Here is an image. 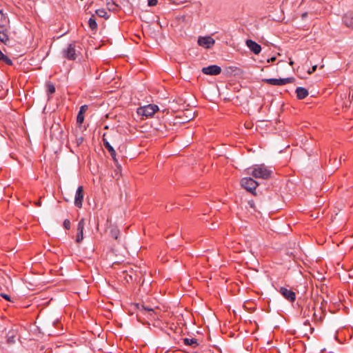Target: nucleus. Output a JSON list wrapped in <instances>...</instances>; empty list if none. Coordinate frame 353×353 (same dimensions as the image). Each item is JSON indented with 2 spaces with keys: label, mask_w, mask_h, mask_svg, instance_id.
<instances>
[{
  "label": "nucleus",
  "mask_w": 353,
  "mask_h": 353,
  "mask_svg": "<svg viewBox=\"0 0 353 353\" xmlns=\"http://www.w3.org/2000/svg\"><path fill=\"white\" fill-rule=\"evenodd\" d=\"M248 173L257 179H267L270 177L272 170L264 164H260L248 168Z\"/></svg>",
  "instance_id": "nucleus-1"
},
{
  "label": "nucleus",
  "mask_w": 353,
  "mask_h": 353,
  "mask_svg": "<svg viewBox=\"0 0 353 353\" xmlns=\"http://www.w3.org/2000/svg\"><path fill=\"white\" fill-rule=\"evenodd\" d=\"M159 110L158 105L149 104L139 108L137 112L139 115L148 118L152 117L157 111H159Z\"/></svg>",
  "instance_id": "nucleus-2"
},
{
  "label": "nucleus",
  "mask_w": 353,
  "mask_h": 353,
  "mask_svg": "<svg viewBox=\"0 0 353 353\" xmlns=\"http://www.w3.org/2000/svg\"><path fill=\"white\" fill-rule=\"evenodd\" d=\"M307 315H312L313 320L316 323H321L325 316V311H323L321 306L315 304L312 309H308Z\"/></svg>",
  "instance_id": "nucleus-3"
},
{
  "label": "nucleus",
  "mask_w": 353,
  "mask_h": 353,
  "mask_svg": "<svg viewBox=\"0 0 353 353\" xmlns=\"http://www.w3.org/2000/svg\"><path fill=\"white\" fill-rule=\"evenodd\" d=\"M241 185L247 191L253 194L259 183L251 177H245L241 179Z\"/></svg>",
  "instance_id": "nucleus-4"
},
{
  "label": "nucleus",
  "mask_w": 353,
  "mask_h": 353,
  "mask_svg": "<svg viewBox=\"0 0 353 353\" xmlns=\"http://www.w3.org/2000/svg\"><path fill=\"white\" fill-rule=\"evenodd\" d=\"M263 81L272 85H283L288 83H294L295 79L293 77L279 79H265Z\"/></svg>",
  "instance_id": "nucleus-5"
},
{
  "label": "nucleus",
  "mask_w": 353,
  "mask_h": 353,
  "mask_svg": "<svg viewBox=\"0 0 353 353\" xmlns=\"http://www.w3.org/2000/svg\"><path fill=\"white\" fill-rule=\"evenodd\" d=\"M63 57L68 60H75L79 56V52L74 43H70L67 48L63 50Z\"/></svg>",
  "instance_id": "nucleus-6"
},
{
  "label": "nucleus",
  "mask_w": 353,
  "mask_h": 353,
  "mask_svg": "<svg viewBox=\"0 0 353 353\" xmlns=\"http://www.w3.org/2000/svg\"><path fill=\"white\" fill-rule=\"evenodd\" d=\"M197 42L200 46L206 49L210 48L215 43L214 39L210 36L199 37Z\"/></svg>",
  "instance_id": "nucleus-7"
},
{
  "label": "nucleus",
  "mask_w": 353,
  "mask_h": 353,
  "mask_svg": "<svg viewBox=\"0 0 353 353\" xmlns=\"http://www.w3.org/2000/svg\"><path fill=\"white\" fill-rule=\"evenodd\" d=\"M279 292L285 299L290 302H294L296 300V294L291 290L281 287Z\"/></svg>",
  "instance_id": "nucleus-8"
},
{
  "label": "nucleus",
  "mask_w": 353,
  "mask_h": 353,
  "mask_svg": "<svg viewBox=\"0 0 353 353\" xmlns=\"http://www.w3.org/2000/svg\"><path fill=\"white\" fill-rule=\"evenodd\" d=\"M316 68H296L295 72L301 79H307L309 75L312 74Z\"/></svg>",
  "instance_id": "nucleus-9"
},
{
  "label": "nucleus",
  "mask_w": 353,
  "mask_h": 353,
  "mask_svg": "<svg viewBox=\"0 0 353 353\" xmlns=\"http://www.w3.org/2000/svg\"><path fill=\"white\" fill-rule=\"evenodd\" d=\"M84 197L83 186H79L75 194L74 205L76 207L81 208L82 207L83 200Z\"/></svg>",
  "instance_id": "nucleus-10"
},
{
  "label": "nucleus",
  "mask_w": 353,
  "mask_h": 353,
  "mask_svg": "<svg viewBox=\"0 0 353 353\" xmlns=\"http://www.w3.org/2000/svg\"><path fill=\"white\" fill-rule=\"evenodd\" d=\"M85 226V220L84 219H81L77 225V234L76 238V242L79 243L83 239V230Z\"/></svg>",
  "instance_id": "nucleus-11"
},
{
  "label": "nucleus",
  "mask_w": 353,
  "mask_h": 353,
  "mask_svg": "<svg viewBox=\"0 0 353 353\" xmlns=\"http://www.w3.org/2000/svg\"><path fill=\"white\" fill-rule=\"evenodd\" d=\"M247 46L249 48L250 51L254 52V54H259L261 50V47L259 44H258L256 42L251 40L248 39L246 41Z\"/></svg>",
  "instance_id": "nucleus-12"
},
{
  "label": "nucleus",
  "mask_w": 353,
  "mask_h": 353,
  "mask_svg": "<svg viewBox=\"0 0 353 353\" xmlns=\"http://www.w3.org/2000/svg\"><path fill=\"white\" fill-rule=\"evenodd\" d=\"M88 106L87 105H83L81 106L80 110L78 112L77 117V123L79 125H81L83 123L84 121V114L88 110Z\"/></svg>",
  "instance_id": "nucleus-13"
},
{
  "label": "nucleus",
  "mask_w": 353,
  "mask_h": 353,
  "mask_svg": "<svg viewBox=\"0 0 353 353\" xmlns=\"http://www.w3.org/2000/svg\"><path fill=\"white\" fill-rule=\"evenodd\" d=\"M202 72L205 74L217 75L221 72V68H202Z\"/></svg>",
  "instance_id": "nucleus-14"
},
{
  "label": "nucleus",
  "mask_w": 353,
  "mask_h": 353,
  "mask_svg": "<svg viewBox=\"0 0 353 353\" xmlns=\"http://www.w3.org/2000/svg\"><path fill=\"white\" fill-rule=\"evenodd\" d=\"M103 145H104L105 148L108 150V152H110L113 160L115 162L117 161V160L116 159V152L114 150V148H112V146L110 144V143L105 138H103Z\"/></svg>",
  "instance_id": "nucleus-15"
},
{
  "label": "nucleus",
  "mask_w": 353,
  "mask_h": 353,
  "mask_svg": "<svg viewBox=\"0 0 353 353\" xmlns=\"http://www.w3.org/2000/svg\"><path fill=\"white\" fill-rule=\"evenodd\" d=\"M296 97L299 99H303L309 94L308 91L302 87H298L296 89Z\"/></svg>",
  "instance_id": "nucleus-16"
},
{
  "label": "nucleus",
  "mask_w": 353,
  "mask_h": 353,
  "mask_svg": "<svg viewBox=\"0 0 353 353\" xmlns=\"http://www.w3.org/2000/svg\"><path fill=\"white\" fill-rule=\"evenodd\" d=\"M343 21L347 27L353 28V15L352 14H345Z\"/></svg>",
  "instance_id": "nucleus-17"
},
{
  "label": "nucleus",
  "mask_w": 353,
  "mask_h": 353,
  "mask_svg": "<svg viewBox=\"0 0 353 353\" xmlns=\"http://www.w3.org/2000/svg\"><path fill=\"white\" fill-rule=\"evenodd\" d=\"M46 87L47 95L50 99L52 97V95L55 92V86L52 82L48 81L46 84Z\"/></svg>",
  "instance_id": "nucleus-18"
},
{
  "label": "nucleus",
  "mask_w": 353,
  "mask_h": 353,
  "mask_svg": "<svg viewBox=\"0 0 353 353\" xmlns=\"http://www.w3.org/2000/svg\"><path fill=\"white\" fill-rule=\"evenodd\" d=\"M4 30L3 26L0 25V41L6 44L9 41V37Z\"/></svg>",
  "instance_id": "nucleus-19"
},
{
  "label": "nucleus",
  "mask_w": 353,
  "mask_h": 353,
  "mask_svg": "<svg viewBox=\"0 0 353 353\" xmlns=\"http://www.w3.org/2000/svg\"><path fill=\"white\" fill-rule=\"evenodd\" d=\"M96 14L99 17H101V18H104V19H106L109 18V15H108V12L103 8H101V9L97 10H96Z\"/></svg>",
  "instance_id": "nucleus-20"
},
{
  "label": "nucleus",
  "mask_w": 353,
  "mask_h": 353,
  "mask_svg": "<svg viewBox=\"0 0 353 353\" xmlns=\"http://www.w3.org/2000/svg\"><path fill=\"white\" fill-rule=\"evenodd\" d=\"M183 343L186 345H190V346H196L197 345V341L194 338H192V339H188V338H185V339H183Z\"/></svg>",
  "instance_id": "nucleus-21"
},
{
  "label": "nucleus",
  "mask_w": 353,
  "mask_h": 353,
  "mask_svg": "<svg viewBox=\"0 0 353 353\" xmlns=\"http://www.w3.org/2000/svg\"><path fill=\"white\" fill-rule=\"evenodd\" d=\"M0 60L7 65H12V61L0 50Z\"/></svg>",
  "instance_id": "nucleus-22"
},
{
  "label": "nucleus",
  "mask_w": 353,
  "mask_h": 353,
  "mask_svg": "<svg viewBox=\"0 0 353 353\" xmlns=\"http://www.w3.org/2000/svg\"><path fill=\"white\" fill-rule=\"evenodd\" d=\"M110 235L114 239H118L120 235V231L117 228H112L110 230Z\"/></svg>",
  "instance_id": "nucleus-23"
},
{
  "label": "nucleus",
  "mask_w": 353,
  "mask_h": 353,
  "mask_svg": "<svg viewBox=\"0 0 353 353\" xmlns=\"http://www.w3.org/2000/svg\"><path fill=\"white\" fill-rule=\"evenodd\" d=\"M88 24L89 27L91 30H94L97 28V23L96 22V20L94 19V17H91L88 20Z\"/></svg>",
  "instance_id": "nucleus-24"
},
{
  "label": "nucleus",
  "mask_w": 353,
  "mask_h": 353,
  "mask_svg": "<svg viewBox=\"0 0 353 353\" xmlns=\"http://www.w3.org/2000/svg\"><path fill=\"white\" fill-rule=\"evenodd\" d=\"M63 227L66 230H69L70 228V221L68 219H65L63 221Z\"/></svg>",
  "instance_id": "nucleus-25"
},
{
  "label": "nucleus",
  "mask_w": 353,
  "mask_h": 353,
  "mask_svg": "<svg viewBox=\"0 0 353 353\" xmlns=\"http://www.w3.org/2000/svg\"><path fill=\"white\" fill-rule=\"evenodd\" d=\"M149 6H154L157 4V0H148Z\"/></svg>",
  "instance_id": "nucleus-26"
},
{
  "label": "nucleus",
  "mask_w": 353,
  "mask_h": 353,
  "mask_svg": "<svg viewBox=\"0 0 353 353\" xmlns=\"http://www.w3.org/2000/svg\"><path fill=\"white\" fill-rule=\"evenodd\" d=\"M276 60V57H272L270 58H267L266 59V62L267 63H273L274 61Z\"/></svg>",
  "instance_id": "nucleus-27"
},
{
  "label": "nucleus",
  "mask_w": 353,
  "mask_h": 353,
  "mask_svg": "<svg viewBox=\"0 0 353 353\" xmlns=\"http://www.w3.org/2000/svg\"><path fill=\"white\" fill-rule=\"evenodd\" d=\"M1 296L7 301H10V296L6 294H1Z\"/></svg>",
  "instance_id": "nucleus-28"
},
{
  "label": "nucleus",
  "mask_w": 353,
  "mask_h": 353,
  "mask_svg": "<svg viewBox=\"0 0 353 353\" xmlns=\"http://www.w3.org/2000/svg\"><path fill=\"white\" fill-rule=\"evenodd\" d=\"M0 14L1 15V18H5V15L3 14V10H0Z\"/></svg>",
  "instance_id": "nucleus-29"
},
{
  "label": "nucleus",
  "mask_w": 353,
  "mask_h": 353,
  "mask_svg": "<svg viewBox=\"0 0 353 353\" xmlns=\"http://www.w3.org/2000/svg\"><path fill=\"white\" fill-rule=\"evenodd\" d=\"M68 73V70H67L65 72V74H64V77H63V79H66L67 78V74Z\"/></svg>",
  "instance_id": "nucleus-30"
},
{
  "label": "nucleus",
  "mask_w": 353,
  "mask_h": 353,
  "mask_svg": "<svg viewBox=\"0 0 353 353\" xmlns=\"http://www.w3.org/2000/svg\"><path fill=\"white\" fill-rule=\"evenodd\" d=\"M146 310H148L149 312H153L152 309H146Z\"/></svg>",
  "instance_id": "nucleus-31"
},
{
  "label": "nucleus",
  "mask_w": 353,
  "mask_h": 353,
  "mask_svg": "<svg viewBox=\"0 0 353 353\" xmlns=\"http://www.w3.org/2000/svg\"><path fill=\"white\" fill-rule=\"evenodd\" d=\"M281 62H283V61H279L276 64L279 65Z\"/></svg>",
  "instance_id": "nucleus-32"
},
{
  "label": "nucleus",
  "mask_w": 353,
  "mask_h": 353,
  "mask_svg": "<svg viewBox=\"0 0 353 353\" xmlns=\"http://www.w3.org/2000/svg\"><path fill=\"white\" fill-rule=\"evenodd\" d=\"M290 65H292L293 64V62L292 61H290L289 63Z\"/></svg>",
  "instance_id": "nucleus-33"
},
{
  "label": "nucleus",
  "mask_w": 353,
  "mask_h": 353,
  "mask_svg": "<svg viewBox=\"0 0 353 353\" xmlns=\"http://www.w3.org/2000/svg\"><path fill=\"white\" fill-rule=\"evenodd\" d=\"M83 141V139L81 138L80 140H79V142H82Z\"/></svg>",
  "instance_id": "nucleus-34"
},
{
  "label": "nucleus",
  "mask_w": 353,
  "mask_h": 353,
  "mask_svg": "<svg viewBox=\"0 0 353 353\" xmlns=\"http://www.w3.org/2000/svg\"><path fill=\"white\" fill-rule=\"evenodd\" d=\"M83 141V139L81 138L80 140H79V142H82Z\"/></svg>",
  "instance_id": "nucleus-35"
},
{
  "label": "nucleus",
  "mask_w": 353,
  "mask_h": 353,
  "mask_svg": "<svg viewBox=\"0 0 353 353\" xmlns=\"http://www.w3.org/2000/svg\"><path fill=\"white\" fill-rule=\"evenodd\" d=\"M210 66L215 67V66H216V65H211Z\"/></svg>",
  "instance_id": "nucleus-36"
}]
</instances>
